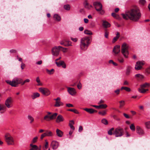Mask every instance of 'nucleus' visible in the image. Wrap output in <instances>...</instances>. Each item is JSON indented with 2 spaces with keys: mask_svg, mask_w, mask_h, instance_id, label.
<instances>
[{
  "mask_svg": "<svg viewBox=\"0 0 150 150\" xmlns=\"http://www.w3.org/2000/svg\"><path fill=\"white\" fill-rule=\"evenodd\" d=\"M46 70L47 72L50 75L53 74L54 71V69H52L51 70H49L47 69H46Z\"/></svg>",
  "mask_w": 150,
  "mask_h": 150,
  "instance_id": "2f4dec72",
  "label": "nucleus"
},
{
  "mask_svg": "<svg viewBox=\"0 0 150 150\" xmlns=\"http://www.w3.org/2000/svg\"><path fill=\"white\" fill-rule=\"evenodd\" d=\"M90 43V39L88 37H85L81 39L80 47L83 50H86Z\"/></svg>",
  "mask_w": 150,
  "mask_h": 150,
  "instance_id": "f03ea898",
  "label": "nucleus"
},
{
  "mask_svg": "<svg viewBox=\"0 0 150 150\" xmlns=\"http://www.w3.org/2000/svg\"><path fill=\"white\" fill-rule=\"evenodd\" d=\"M23 80L22 79H19L18 78V84H21V85H22V83H23Z\"/></svg>",
  "mask_w": 150,
  "mask_h": 150,
  "instance_id": "603ef678",
  "label": "nucleus"
},
{
  "mask_svg": "<svg viewBox=\"0 0 150 150\" xmlns=\"http://www.w3.org/2000/svg\"><path fill=\"white\" fill-rule=\"evenodd\" d=\"M84 110L90 114H92L94 112H97V111L92 108H85L84 109Z\"/></svg>",
  "mask_w": 150,
  "mask_h": 150,
  "instance_id": "4be33fe9",
  "label": "nucleus"
},
{
  "mask_svg": "<svg viewBox=\"0 0 150 150\" xmlns=\"http://www.w3.org/2000/svg\"><path fill=\"white\" fill-rule=\"evenodd\" d=\"M93 5L96 11L100 12V14L103 15L105 11L102 9V5L100 2H94L93 3Z\"/></svg>",
  "mask_w": 150,
  "mask_h": 150,
  "instance_id": "7ed1b4c3",
  "label": "nucleus"
},
{
  "mask_svg": "<svg viewBox=\"0 0 150 150\" xmlns=\"http://www.w3.org/2000/svg\"><path fill=\"white\" fill-rule=\"evenodd\" d=\"M114 128H112L110 129L108 131V134L109 135H112L113 134L112 133V131L114 130Z\"/></svg>",
  "mask_w": 150,
  "mask_h": 150,
  "instance_id": "a18cd8bd",
  "label": "nucleus"
},
{
  "mask_svg": "<svg viewBox=\"0 0 150 150\" xmlns=\"http://www.w3.org/2000/svg\"><path fill=\"white\" fill-rule=\"evenodd\" d=\"M30 81V80L29 79H26L24 81H23L22 83V85H24L25 84L27 83H29Z\"/></svg>",
  "mask_w": 150,
  "mask_h": 150,
  "instance_id": "09e8293b",
  "label": "nucleus"
},
{
  "mask_svg": "<svg viewBox=\"0 0 150 150\" xmlns=\"http://www.w3.org/2000/svg\"><path fill=\"white\" fill-rule=\"evenodd\" d=\"M121 15L124 19H129L135 22L138 21L141 16L139 9L136 6L126 11L125 14L122 13Z\"/></svg>",
  "mask_w": 150,
  "mask_h": 150,
  "instance_id": "f257e3e1",
  "label": "nucleus"
},
{
  "mask_svg": "<svg viewBox=\"0 0 150 150\" xmlns=\"http://www.w3.org/2000/svg\"><path fill=\"white\" fill-rule=\"evenodd\" d=\"M67 45H65V46H71V43L70 41H67Z\"/></svg>",
  "mask_w": 150,
  "mask_h": 150,
  "instance_id": "4d7b16f0",
  "label": "nucleus"
},
{
  "mask_svg": "<svg viewBox=\"0 0 150 150\" xmlns=\"http://www.w3.org/2000/svg\"><path fill=\"white\" fill-rule=\"evenodd\" d=\"M84 33L85 34L88 35H92L93 34L92 32L91 31L87 30H85L84 31Z\"/></svg>",
  "mask_w": 150,
  "mask_h": 150,
  "instance_id": "ea45409f",
  "label": "nucleus"
},
{
  "mask_svg": "<svg viewBox=\"0 0 150 150\" xmlns=\"http://www.w3.org/2000/svg\"><path fill=\"white\" fill-rule=\"evenodd\" d=\"M45 133L46 136L51 137L53 135L52 132L50 131H47Z\"/></svg>",
  "mask_w": 150,
  "mask_h": 150,
  "instance_id": "c85d7f7f",
  "label": "nucleus"
},
{
  "mask_svg": "<svg viewBox=\"0 0 150 150\" xmlns=\"http://www.w3.org/2000/svg\"><path fill=\"white\" fill-rule=\"evenodd\" d=\"M55 63L58 67H60L62 66L63 68H66V65L63 61H60L59 62H56Z\"/></svg>",
  "mask_w": 150,
  "mask_h": 150,
  "instance_id": "dca6fc26",
  "label": "nucleus"
},
{
  "mask_svg": "<svg viewBox=\"0 0 150 150\" xmlns=\"http://www.w3.org/2000/svg\"><path fill=\"white\" fill-rule=\"evenodd\" d=\"M6 107L5 105L0 104V111L1 113H4L6 111Z\"/></svg>",
  "mask_w": 150,
  "mask_h": 150,
  "instance_id": "aec40b11",
  "label": "nucleus"
},
{
  "mask_svg": "<svg viewBox=\"0 0 150 150\" xmlns=\"http://www.w3.org/2000/svg\"><path fill=\"white\" fill-rule=\"evenodd\" d=\"M5 137L6 141L8 145H14L13 138L9 134H6L5 135Z\"/></svg>",
  "mask_w": 150,
  "mask_h": 150,
  "instance_id": "0eeeda50",
  "label": "nucleus"
},
{
  "mask_svg": "<svg viewBox=\"0 0 150 150\" xmlns=\"http://www.w3.org/2000/svg\"><path fill=\"white\" fill-rule=\"evenodd\" d=\"M50 116L48 115H46L44 117V119L47 121H50Z\"/></svg>",
  "mask_w": 150,
  "mask_h": 150,
  "instance_id": "4c0bfd02",
  "label": "nucleus"
},
{
  "mask_svg": "<svg viewBox=\"0 0 150 150\" xmlns=\"http://www.w3.org/2000/svg\"><path fill=\"white\" fill-rule=\"evenodd\" d=\"M57 115V113H55L52 115H51L50 116V120H52L53 119H55L56 118V116Z\"/></svg>",
  "mask_w": 150,
  "mask_h": 150,
  "instance_id": "7c9ffc66",
  "label": "nucleus"
},
{
  "mask_svg": "<svg viewBox=\"0 0 150 150\" xmlns=\"http://www.w3.org/2000/svg\"><path fill=\"white\" fill-rule=\"evenodd\" d=\"M108 33L107 31H105V37L106 38H108Z\"/></svg>",
  "mask_w": 150,
  "mask_h": 150,
  "instance_id": "680f3d73",
  "label": "nucleus"
},
{
  "mask_svg": "<svg viewBox=\"0 0 150 150\" xmlns=\"http://www.w3.org/2000/svg\"><path fill=\"white\" fill-rule=\"evenodd\" d=\"M6 81L8 84L12 86L16 87L18 86V78H16L13 79L11 81L9 80H6Z\"/></svg>",
  "mask_w": 150,
  "mask_h": 150,
  "instance_id": "9d476101",
  "label": "nucleus"
},
{
  "mask_svg": "<svg viewBox=\"0 0 150 150\" xmlns=\"http://www.w3.org/2000/svg\"><path fill=\"white\" fill-rule=\"evenodd\" d=\"M103 25L104 27L107 28L109 27L110 26V24L107 21H103Z\"/></svg>",
  "mask_w": 150,
  "mask_h": 150,
  "instance_id": "b1692460",
  "label": "nucleus"
},
{
  "mask_svg": "<svg viewBox=\"0 0 150 150\" xmlns=\"http://www.w3.org/2000/svg\"><path fill=\"white\" fill-rule=\"evenodd\" d=\"M74 122L73 120H72L70 121V123H69V125L71 128L74 130L75 129L74 127L73 126L74 124Z\"/></svg>",
  "mask_w": 150,
  "mask_h": 150,
  "instance_id": "cd10ccee",
  "label": "nucleus"
},
{
  "mask_svg": "<svg viewBox=\"0 0 150 150\" xmlns=\"http://www.w3.org/2000/svg\"><path fill=\"white\" fill-rule=\"evenodd\" d=\"M98 113L102 116H104L106 114V112L105 111H103L99 112Z\"/></svg>",
  "mask_w": 150,
  "mask_h": 150,
  "instance_id": "49530a36",
  "label": "nucleus"
},
{
  "mask_svg": "<svg viewBox=\"0 0 150 150\" xmlns=\"http://www.w3.org/2000/svg\"><path fill=\"white\" fill-rule=\"evenodd\" d=\"M45 144L44 147H43L44 150H45L48 147V143L47 140H45Z\"/></svg>",
  "mask_w": 150,
  "mask_h": 150,
  "instance_id": "37998d69",
  "label": "nucleus"
},
{
  "mask_svg": "<svg viewBox=\"0 0 150 150\" xmlns=\"http://www.w3.org/2000/svg\"><path fill=\"white\" fill-rule=\"evenodd\" d=\"M129 46L126 43H123L122 46L121 52L125 57L127 58L129 52L128 51Z\"/></svg>",
  "mask_w": 150,
  "mask_h": 150,
  "instance_id": "20e7f679",
  "label": "nucleus"
},
{
  "mask_svg": "<svg viewBox=\"0 0 150 150\" xmlns=\"http://www.w3.org/2000/svg\"><path fill=\"white\" fill-rule=\"evenodd\" d=\"M120 91V90L119 89H117L114 91V92L116 93L118 95L119 94Z\"/></svg>",
  "mask_w": 150,
  "mask_h": 150,
  "instance_id": "774afa93",
  "label": "nucleus"
},
{
  "mask_svg": "<svg viewBox=\"0 0 150 150\" xmlns=\"http://www.w3.org/2000/svg\"><path fill=\"white\" fill-rule=\"evenodd\" d=\"M150 84L149 83H145L140 85V88L138 89V91L141 93H144L149 90L147 89H145L144 88H148L149 87Z\"/></svg>",
  "mask_w": 150,
  "mask_h": 150,
  "instance_id": "39448f33",
  "label": "nucleus"
},
{
  "mask_svg": "<svg viewBox=\"0 0 150 150\" xmlns=\"http://www.w3.org/2000/svg\"><path fill=\"white\" fill-rule=\"evenodd\" d=\"M12 103V99L10 97H8L5 101V105L8 108L11 107V104Z\"/></svg>",
  "mask_w": 150,
  "mask_h": 150,
  "instance_id": "f8f14e48",
  "label": "nucleus"
},
{
  "mask_svg": "<svg viewBox=\"0 0 150 150\" xmlns=\"http://www.w3.org/2000/svg\"><path fill=\"white\" fill-rule=\"evenodd\" d=\"M145 124L146 125V127L147 128H150V127L149 126V125H150V121L147 122H145Z\"/></svg>",
  "mask_w": 150,
  "mask_h": 150,
  "instance_id": "de8ad7c7",
  "label": "nucleus"
},
{
  "mask_svg": "<svg viewBox=\"0 0 150 150\" xmlns=\"http://www.w3.org/2000/svg\"><path fill=\"white\" fill-rule=\"evenodd\" d=\"M64 119L63 117L61 115H59L57 117L56 120V122L57 123L62 122L64 121Z\"/></svg>",
  "mask_w": 150,
  "mask_h": 150,
  "instance_id": "2eb2a0df",
  "label": "nucleus"
},
{
  "mask_svg": "<svg viewBox=\"0 0 150 150\" xmlns=\"http://www.w3.org/2000/svg\"><path fill=\"white\" fill-rule=\"evenodd\" d=\"M112 16L116 18H117V17H118V16L114 13H112Z\"/></svg>",
  "mask_w": 150,
  "mask_h": 150,
  "instance_id": "6e6d98bb",
  "label": "nucleus"
},
{
  "mask_svg": "<svg viewBox=\"0 0 150 150\" xmlns=\"http://www.w3.org/2000/svg\"><path fill=\"white\" fill-rule=\"evenodd\" d=\"M53 18L55 21L58 22L60 21L61 20V17L57 14H55L54 15Z\"/></svg>",
  "mask_w": 150,
  "mask_h": 150,
  "instance_id": "5701e85b",
  "label": "nucleus"
},
{
  "mask_svg": "<svg viewBox=\"0 0 150 150\" xmlns=\"http://www.w3.org/2000/svg\"><path fill=\"white\" fill-rule=\"evenodd\" d=\"M36 81L38 83V86H42V83L40 82V81L39 77H37L36 78Z\"/></svg>",
  "mask_w": 150,
  "mask_h": 150,
  "instance_id": "72a5a7b5",
  "label": "nucleus"
},
{
  "mask_svg": "<svg viewBox=\"0 0 150 150\" xmlns=\"http://www.w3.org/2000/svg\"><path fill=\"white\" fill-rule=\"evenodd\" d=\"M39 90L43 95L45 96H48L51 93L49 90L46 88H39Z\"/></svg>",
  "mask_w": 150,
  "mask_h": 150,
  "instance_id": "1a4fd4ad",
  "label": "nucleus"
},
{
  "mask_svg": "<svg viewBox=\"0 0 150 150\" xmlns=\"http://www.w3.org/2000/svg\"><path fill=\"white\" fill-rule=\"evenodd\" d=\"M132 68V67L128 65L127 67L126 71V74L127 75H128L130 74Z\"/></svg>",
  "mask_w": 150,
  "mask_h": 150,
  "instance_id": "412c9836",
  "label": "nucleus"
},
{
  "mask_svg": "<svg viewBox=\"0 0 150 150\" xmlns=\"http://www.w3.org/2000/svg\"><path fill=\"white\" fill-rule=\"evenodd\" d=\"M31 148L33 149V150H36L38 149V148L37 145H34Z\"/></svg>",
  "mask_w": 150,
  "mask_h": 150,
  "instance_id": "3c124183",
  "label": "nucleus"
},
{
  "mask_svg": "<svg viewBox=\"0 0 150 150\" xmlns=\"http://www.w3.org/2000/svg\"><path fill=\"white\" fill-rule=\"evenodd\" d=\"M123 85H129V83L127 81H124L123 84Z\"/></svg>",
  "mask_w": 150,
  "mask_h": 150,
  "instance_id": "bf43d9fd",
  "label": "nucleus"
},
{
  "mask_svg": "<svg viewBox=\"0 0 150 150\" xmlns=\"http://www.w3.org/2000/svg\"><path fill=\"white\" fill-rule=\"evenodd\" d=\"M120 46L118 45H117L115 46L113 51L115 54H118L120 51Z\"/></svg>",
  "mask_w": 150,
  "mask_h": 150,
  "instance_id": "6ab92c4d",
  "label": "nucleus"
},
{
  "mask_svg": "<svg viewBox=\"0 0 150 150\" xmlns=\"http://www.w3.org/2000/svg\"><path fill=\"white\" fill-rule=\"evenodd\" d=\"M25 64L23 63L22 62V63L21 64V68L22 69H23L24 68V67H25Z\"/></svg>",
  "mask_w": 150,
  "mask_h": 150,
  "instance_id": "e2e57ef3",
  "label": "nucleus"
},
{
  "mask_svg": "<svg viewBox=\"0 0 150 150\" xmlns=\"http://www.w3.org/2000/svg\"><path fill=\"white\" fill-rule=\"evenodd\" d=\"M144 63L143 61H138L136 62L135 67L136 70H140L142 68V66L144 64Z\"/></svg>",
  "mask_w": 150,
  "mask_h": 150,
  "instance_id": "9b49d317",
  "label": "nucleus"
},
{
  "mask_svg": "<svg viewBox=\"0 0 150 150\" xmlns=\"http://www.w3.org/2000/svg\"><path fill=\"white\" fill-rule=\"evenodd\" d=\"M123 133V129L120 127H118L115 129L113 134L115 135L116 137H118L122 136Z\"/></svg>",
  "mask_w": 150,
  "mask_h": 150,
  "instance_id": "423d86ee",
  "label": "nucleus"
},
{
  "mask_svg": "<svg viewBox=\"0 0 150 150\" xmlns=\"http://www.w3.org/2000/svg\"><path fill=\"white\" fill-rule=\"evenodd\" d=\"M46 136L45 133L41 135L40 138L41 139H42L44 137Z\"/></svg>",
  "mask_w": 150,
  "mask_h": 150,
  "instance_id": "338daca9",
  "label": "nucleus"
},
{
  "mask_svg": "<svg viewBox=\"0 0 150 150\" xmlns=\"http://www.w3.org/2000/svg\"><path fill=\"white\" fill-rule=\"evenodd\" d=\"M38 139V137H34L32 140V143H35L37 141Z\"/></svg>",
  "mask_w": 150,
  "mask_h": 150,
  "instance_id": "8fccbe9b",
  "label": "nucleus"
},
{
  "mask_svg": "<svg viewBox=\"0 0 150 150\" xmlns=\"http://www.w3.org/2000/svg\"><path fill=\"white\" fill-rule=\"evenodd\" d=\"M130 128L132 131H135V127L134 124H132L130 126Z\"/></svg>",
  "mask_w": 150,
  "mask_h": 150,
  "instance_id": "79ce46f5",
  "label": "nucleus"
},
{
  "mask_svg": "<svg viewBox=\"0 0 150 150\" xmlns=\"http://www.w3.org/2000/svg\"><path fill=\"white\" fill-rule=\"evenodd\" d=\"M120 103V108L122 107L125 105V101L124 100H121L119 102Z\"/></svg>",
  "mask_w": 150,
  "mask_h": 150,
  "instance_id": "c03bdc74",
  "label": "nucleus"
},
{
  "mask_svg": "<svg viewBox=\"0 0 150 150\" xmlns=\"http://www.w3.org/2000/svg\"><path fill=\"white\" fill-rule=\"evenodd\" d=\"M63 103L61 102L60 100H58L57 101H56L55 104L54 105L55 107H59L60 106H62Z\"/></svg>",
  "mask_w": 150,
  "mask_h": 150,
  "instance_id": "a878e982",
  "label": "nucleus"
},
{
  "mask_svg": "<svg viewBox=\"0 0 150 150\" xmlns=\"http://www.w3.org/2000/svg\"><path fill=\"white\" fill-rule=\"evenodd\" d=\"M118 60L119 62L121 63H123L124 61L123 59L122 58L118 59Z\"/></svg>",
  "mask_w": 150,
  "mask_h": 150,
  "instance_id": "69168bd1",
  "label": "nucleus"
},
{
  "mask_svg": "<svg viewBox=\"0 0 150 150\" xmlns=\"http://www.w3.org/2000/svg\"><path fill=\"white\" fill-rule=\"evenodd\" d=\"M101 122L105 125H107L108 124V122L107 120L105 119H102L101 120Z\"/></svg>",
  "mask_w": 150,
  "mask_h": 150,
  "instance_id": "f704fd0d",
  "label": "nucleus"
},
{
  "mask_svg": "<svg viewBox=\"0 0 150 150\" xmlns=\"http://www.w3.org/2000/svg\"><path fill=\"white\" fill-rule=\"evenodd\" d=\"M40 94L38 93H33V95L31 96V97L33 99H34L35 98L39 97L40 96Z\"/></svg>",
  "mask_w": 150,
  "mask_h": 150,
  "instance_id": "bb28decb",
  "label": "nucleus"
},
{
  "mask_svg": "<svg viewBox=\"0 0 150 150\" xmlns=\"http://www.w3.org/2000/svg\"><path fill=\"white\" fill-rule=\"evenodd\" d=\"M137 132L140 135H142L144 134V130L139 126L136 127Z\"/></svg>",
  "mask_w": 150,
  "mask_h": 150,
  "instance_id": "f3484780",
  "label": "nucleus"
},
{
  "mask_svg": "<svg viewBox=\"0 0 150 150\" xmlns=\"http://www.w3.org/2000/svg\"><path fill=\"white\" fill-rule=\"evenodd\" d=\"M83 130V128L81 126H80L79 127V132H81Z\"/></svg>",
  "mask_w": 150,
  "mask_h": 150,
  "instance_id": "0e129e2a",
  "label": "nucleus"
},
{
  "mask_svg": "<svg viewBox=\"0 0 150 150\" xmlns=\"http://www.w3.org/2000/svg\"><path fill=\"white\" fill-rule=\"evenodd\" d=\"M146 1L145 0H140L139 3L140 4L142 5L146 3Z\"/></svg>",
  "mask_w": 150,
  "mask_h": 150,
  "instance_id": "864d4df0",
  "label": "nucleus"
},
{
  "mask_svg": "<svg viewBox=\"0 0 150 150\" xmlns=\"http://www.w3.org/2000/svg\"><path fill=\"white\" fill-rule=\"evenodd\" d=\"M135 78H139V79H142L143 78H144V76L143 75H142L140 74H136L135 75Z\"/></svg>",
  "mask_w": 150,
  "mask_h": 150,
  "instance_id": "473e14b6",
  "label": "nucleus"
},
{
  "mask_svg": "<svg viewBox=\"0 0 150 150\" xmlns=\"http://www.w3.org/2000/svg\"><path fill=\"white\" fill-rule=\"evenodd\" d=\"M67 91L71 95H74L76 93L75 89L73 88L67 87Z\"/></svg>",
  "mask_w": 150,
  "mask_h": 150,
  "instance_id": "4468645a",
  "label": "nucleus"
},
{
  "mask_svg": "<svg viewBox=\"0 0 150 150\" xmlns=\"http://www.w3.org/2000/svg\"><path fill=\"white\" fill-rule=\"evenodd\" d=\"M99 108L105 109L107 107V105L105 104H101L99 105Z\"/></svg>",
  "mask_w": 150,
  "mask_h": 150,
  "instance_id": "c9c22d12",
  "label": "nucleus"
},
{
  "mask_svg": "<svg viewBox=\"0 0 150 150\" xmlns=\"http://www.w3.org/2000/svg\"><path fill=\"white\" fill-rule=\"evenodd\" d=\"M59 145V143L56 141H53L51 143L50 146L53 149L55 150L57 148Z\"/></svg>",
  "mask_w": 150,
  "mask_h": 150,
  "instance_id": "ddd939ff",
  "label": "nucleus"
},
{
  "mask_svg": "<svg viewBox=\"0 0 150 150\" xmlns=\"http://www.w3.org/2000/svg\"><path fill=\"white\" fill-rule=\"evenodd\" d=\"M61 48H63V47L61 46H55L53 47L51 50L52 55L55 56H58L59 54Z\"/></svg>",
  "mask_w": 150,
  "mask_h": 150,
  "instance_id": "6e6552de",
  "label": "nucleus"
},
{
  "mask_svg": "<svg viewBox=\"0 0 150 150\" xmlns=\"http://www.w3.org/2000/svg\"><path fill=\"white\" fill-rule=\"evenodd\" d=\"M123 115L127 119H129L130 118V117L129 116V115L126 113H124Z\"/></svg>",
  "mask_w": 150,
  "mask_h": 150,
  "instance_id": "5fc2aeb1",
  "label": "nucleus"
},
{
  "mask_svg": "<svg viewBox=\"0 0 150 150\" xmlns=\"http://www.w3.org/2000/svg\"><path fill=\"white\" fill-rule=\"evenodd\" d=\"M119 38H117V37H114L113 39V40H112V42L113 43H114V42H115Z\"/></svg>",
  "mask_w": 150,
  "mask_h": 150,
  "instance_id": "13d9d810",
  "label": "nucleus"
},
{
  "mask_svg": "<svg viewBox=\"0 0 150 150\" xmlns=\"http://www.w3.org/2000/svg\"><path fill=\"white\" fill-rule=\"evenodd\" d=\"M83 5L85 8L88 10L90 9L91 8L93 7L91 5H90L89 4L87 0H85L84 1Z\"/></svg>",
  "mask_w": 150,
  "mask_h": 150,
  "instance_id": "a211bd4d",
  "label": "nucleus"
},
{
  "mask_svg": "<svg viewBox=\"0 0 150 150\" xmlns=\"http://www.w3.org/2000/svg\"><path fill=\"white\" fill-rule=\"evenodd\" d=\"M66 106L68 107H73V105L72 104L70 103L67 104H66Z\"/></svg>",
  "mask_w": 150,
  "mask_h": 150,
  "instance_id": "052dcab7",
  "label": "nucleus"
},
{
  "mask_svg": "<svg viewBox=\"0 0 150 150\" xmlns=\"http://www.w3.org/2000/svg\"><path fill=\"white\" fill-rule=\"evenodd\" d=\"M57 134L59 137H62L63 135V132L60 130L57 129L56 130Z\"/></svg>",
  "mask_w": 150,
  "mask_h": 150,
  "instance_id": "393cba45",
  "label": "nucleus"
},
{
  "mask_svg": "<svg viewBox=\"0 0 150 150\" xmlns=\"http://www.w3.org/2000/svg\"><path fill=\"white\" fill-rule=\"evenodd\" d=\"M64 8L66 10L69 11L70 9V6L69 4L64 5Z\"/></svg>",
  "mask_w": 150,
  "mask_h": 150,
  "instance_id": "a19ab883",
  "label": "nucleus"
},
{
  "mask_svg": "<svg viewBox=\"0 0 150 150\" xmlns=\"http://www.w3.org/2000/svg\"><path fill=\"white\" fill-rule=\"evenodd\" d=\"M28 119L30 121V123H32L34 121V119L31 116L28 115Z\"/></svg>",
  "mask_w": 150,
  "mask_h": 150,
  "instance_id": "58836bf2",
  "label": "nucleus"
},
{
  "mask_svg": "<svg viewBox=\"0 0 150 150\" xmlns=\"http://www.w3.org/2000/svg\"><path fill=\"white\" fill-rule=\"evenodd\" d=\"M123 89L125 90L127 92H130L131 91V90L130 88L125 86H122L121 88V90H122Z\"/></svg>",
  "mask_w": 150,
  "mask_h": 150,
  "instance_id": "c756f323",
  "label": "nucleus"
},
{
  "mask_svg": "<svg viewBox=\"0 0 150 150\" xmlns=\"http://www.w3.org/2000/svg\"><path fill=\"white\" fill-rule=\"evenodd\" d=\"M68 111H72L75 113L79 114V112L76 109H69L67 110Z\"/></svg>",
  "mask_w": 150,
  "mask_h": 150,
  "instance_id": "e433bc0d",
  "label": "nucleus"
}]
</instances>
